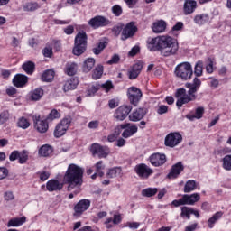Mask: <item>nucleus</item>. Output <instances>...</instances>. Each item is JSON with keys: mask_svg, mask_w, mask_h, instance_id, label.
<instances>
[{"mask_svg": "<svg viewBox=\"0 0 231 231\" xmlns=\"http://www.w3.org/2000/svg\"><path fill=\"white\" fill-rule=\"evenodd\" d=\"M194 75L196 78L193 79L192 82L186 83L185 87L189 89L188 91L185 88H178L175 92V97H177L176 106L177 107H182L184 104H189V102H194L198 98L196 93L201 88V79L198 77L203 76V61L199 60L195 64Z\"/></svg>", "mask_w": 231, "mask_h": 231, "instance_id": "f257e3e1", "label": "nucleus"}, {"mask_svg": "<svg viewBox=\"0 0 231 231\" xmlns=\"http://www.w3.org/2000/svg\"><path fill=\"white\" fill-rule=\"evenodd\" d=\"M83 177V168L72 163L68 166L65 175L63 176V182L68 183V190H71L74 187H80V185H82Z\"/></svg>", "mask_w": 231, "mask_h": 231, "instance_id": "f03ea898", "label": "nucleus"}, {"mask_svg": "<svg viewBox=\"0 0 231 231\" xmlns=\"http://www.w3.org/2000/svg\"><path fill=\"white\" fill-rule=\"evenodd\" d=\"M179 49L180 46L178 44V40L171 36L165 35L160 53L162 57H171L172 55H176Z\"/></svg>", "mask_w": 231, "mask_h": 231, "instance_id": "7ed1b4c3", "label": "nucleus"}, {"mask_svg": "<svg viewBox=\"0 0 231 231\" xmlns=\"http://www.w3.org/2000/svg\"><path fill=\"white\" fill-rule=\"evenodd\" d=\"M174 73L178 79H180V80H190V79H192V75H194L192 65H190L189 62L178 64L175 67Z\"/></svg>", "mask_w": 231, "mask_h": 231, "instance_id": "20e7f679", "label": "nucleus"}, {"mask_svg": "<svg viewBox=\"0 0 231 231\" xmlns=\"http://www.w3.org/2000/svg\"><path fill=\"white\" fill-rule=\"evenodd\" d=\"M88 44V35H86V32H79L75 37V46L73 48V54L77 55L78 57L79 55H82L84 51H86V46Z\"/></svg>", "mask_w": 231, "mask_h": 231, "instance_id": "39448f33", "label": "nucleus"}, {"mask_svg": "<svg viewBox=\"0 0 231 231\" xmlns=\"http://www.w3.org/2000/svg\"><path fill=\"white\" fill-rule=\"evenodd\" d=\"M29 158L30 152L28 150H14L9 155L10 162H15L18 160V163H20V165H24V163H27Z\"/></svg>", "mask_w": 231, "mask_h": 231, "instance_id": "423d86ee", "label": "nucleus"}, {"mask_svg": "<svg viewBox=\"0 0 231 231\" xmlns=\"http://www.w3.org/2000/svg\"><path fill=\"white\" fill-rule=\"evenodd\" d=\"M111 24V20L106 16L97 15L88 21V26L93 30H98V28H106Z\"/></svg>", "mask_w": 231, "mask_h": 231, "instance_id": "0eeeda50", "label": "nucleus"}, {"mask_svg": "<svg viewBox=\"0 0 231 231\" xmlns=\"http://www.w3.org/2000/svg\"><path fill=\"white\" fill-rule=\"evenodd\" d=\"M69 125H71V117H64L55 127V138H60V136H64V134H66V131L69 129Z\"/></svg>", "mask_w": 231, "mask_h": 231, "instance_id": "6e6552de", "label": "nucleus"}, {"mask_svg": "<svg viewBox=\"0 0 231 231\" xmlns=\"http://www.w3.org/2000/svg\"><path fill=\"white\" fill-rule=\"evenodd\" d=\"M165 41V35L157 36L155 38H148L146 44L150 51H161L163 42Z\"/></svg>", "mask_w": 231, "mask_h": 231, "instance_id": "1a4fd4ad", "label": "nucleus"}, {"mask_svg": "<svg viewBox=\"0 0 231 231\" xmlns=\"http://www.w3.org/2000/svg\"><path fill=\"white\" fill-rule=\"evenodd\" d=\"M138 32V27L134 22H130L123 26L121 41H127V39H131V37H134V33Z\"/></svg>", "mask_w": 231, "mask_h": 231, "instance_id": "9d476101", "label": "nucleus"}, {"mask_svg": "<svg viewBox=\"0 0 231 231\" xmlns=\"http://www.w3.org/2000/svg\"><path fill=\"white\" fill-rule=\"evenodd\" d=\"M91 207V200L83 199L79 200L74 207V217H80L86 210H88Z\"/></svg>", "mask_w": 231, "mask_h": 231, "instance_id": "9b49d317", "label": "nucleus"}, {"mask_svg": "<svg viewBox=\"0 0 231 231\" xmlns=\"http://www.w3.org/2000/svg\"><path fill=\"white\" fill-rule=\"evenodd\" d=\"M134 172L137 174V176H139V178L147 180V178H149V176H151L154 171H152L151 167L147 166V164L140 163L134 167Z\"/></svg>", "mask_w": 231, "mask_h": 231, "instance_id": "f8f14e48", "label": "nucleus"}, {"mask_svg": "<svg viewBox=\"0 0 231 231\" xmlns=\"http://www.w3.org/2000/svg\"><path fill=\"white\" fill-rule=\"evenodd\" d=\"M127 97L133 106H138L142 98V90L136 87H130L127 89Z\"/></svg>", "mask_w": 231, "mask_h": 231, "instance_id": "ddd939ff", "label": "nucleus"}, {"mask_svg": "<svg viewBox=\"0 0 231 231\" xmlns=\"http://www.w3.org/2000/svg\"><path fill=\"white\" fill-rule=\"evenodd\" d=\"M131 111H133V106L128 105H123L116 110V112L114 113V118H116V120H118L119 122H123V120H125V118H127Z\"/></svg>", "mask_w": 231, "mask_h": 231, "instance_id": "4468645a", "label": "nucleus"}, {"mask_svg": "<svg viewBox=\"0 0 231 231\" xmlns=\"http://www.w3.org/2000/svg\"><path fill=\"white\" fill-rule=\"evenodd\" d=\"M183 140V137L180 133H171L165 137V145L166 147H176V145H180Z\"/></svg>", "mask_w": 231, "mask_h": 231, "instance_id": "2eb2a0df", "label": "nucleus"}, {"mask_svg": "<svg viewBox=\"0 0 231 231\" xmlns=\"http://www.w3.org/2000/svg\"><path fill=\"white\" fill-rule=\"evenodd\" d=\"M90 151L93 156H98V158H107L109 155V148L107 146H102L98 143H93Z\"/></svg>", "mask_w": 231, "mask_h": 231, "instance_id": "dca6fc26", "label": "nucleus"}, {"mask_svg": "<svg viewBox=\"0 0 231 231\" xmlns=\"http://www.w3.org/2000/svg\"><path fill=\"white\" fill-rule=\"evenodd\" d=\"M150 163L153 167H162L167 162V156L163 153H153L149 158Z\"/></svg>", "mask_w": 231, "mask_h": 231, "instance_id": "f3484780", "label": "nucleus"}, {"mask_svg": "<svg viewBox=\"0 0 231 231\" xmlns=\"http://www.w3.org/2000/svg\"><path fill=\"white\" fill-rule=\"evenodd\" d=\"M121 128L124 129L122 133L123 138H131V136L138 133V126L131 125L129 123L122 124Z\"/></svg>", "mask_w": 231, "mask_h": 231, "instance_id": "a211bd4d", "label": "nucleus"}, {"mask_svg": "<svg viewBox=\"0 0 231 231\" xmlns=\"http://www.w3.org/2000/svg\"><path fill=\"white\" fill-rule=\"evenodd\" d=\"M64 184L55 179H51L46 183V189L48 192H57L59 190H62Z\"/></svg>", "mask_w": 231, "mask_h": 231, "instance_id": "6ab92c4d", "label": "nucleus"}, {"mask_svg": "<svg viewBox=\"0 0 231 231\" xmlns=\"http://www.w3.org/2000/svg\"><path fill=\"white\" fill-rule=\"evenodd\" d=\"M147 115V109L137 108L132 114L129 115V120L131 122H140Z\"/></svg>", "mask_w": 231, "mask_h": 231, "instance_id": "aec40b11", "label": "nucleus"}, {"mask_svg": "<svg viewBox=\"0 0 231 231\" xmlns=\"http://www.w3.org/2000/svg\"><path fill=\"white\" fill-rule=\"evenodd\" d=\"M183 163H181V162H177L171 167V171L168 174V178L170 180H176V178L183 172Z\"/></svg>", "mask_w": 231, "mask_h": 231, "instance_id": "412c9836", "label": "nucleus"}, {"mask_svg": "<svg viewBox=\"0 0 231 231\" xmlns=\"http://www.w3.org/2000/svg\"><path fill=\"white\" fill-rule=\"evenodd\" d=\"M197 8L198 2L195 0H185L183 6L184 15H190V14H194Z\"/></svg>", "mask_w": 231, "mask_h": 231, "instance_id": "4be33fe9", "label": "nucleus"}, {"mask_svg": "<svg viewBox=\"0 0 231 231\" xmlns=\"http://www.w3.org/2000/svg\"><path fill=\"white\" fill-rule=\"evenodd\" d=\"M193 23H195L197 26H205V24L210 23V15H208V14H197L193 18Z\"/></svg>", "mask_w": 231, "mask_h": 231, "instance_id": "5701e85b", "label": "nucleus"}, {"mask_svg": "<svg viewBox=\"0 0 231 231\" xmlns=\"http://www.w3.org/2000/svg\"><path fill=\"white\" fill-rule=\"evenodd\" d=\"M77 86H79V79L70 78L67 81H65L63 85V91L65 93H68V91H73V89H77Z\"/></svg>", "mask_w": 231, "mask_h": 231, "instance_id": "b1692460", "label": "nucleus"}, {"mask_svg": "<svg viewBox=\"0 0 231 231\" xmlns=\"http://www.w3.org/2000/svg\"><path fill=\"white\" fill-rule=\"evenodd\" d=\"M182 199L184 201V205H194L201 199V196L199 193H193L191 195L185 194L182 196Z\"/></svg>", "mask_w": 231, "mask_h": 231, "instance_id": "393cba45", "label": "nucleus"}, {"mask_svg": "<svg viewBox=\"0 0 231 231\" xmlns=\"http://www.w3.org/2000/svg\"><path fill=\"white\" fill-rule=\"evenodd\" d=\"M152 30L153 33H163V32L167 30V22L163 20H159L153 23Z\"/></svg>", "mask_w": 231, "mask_h": 231, "instance_id": "a878e982", "label": "nucleus"}, {"mask_svg": "<svg viewBox=\"0 0 231 231\" xmlns=\"http://www.w3.org/2000/svg\"><path fill=\"white\" fill-rule=\"evenodd\" d=\"M34 127L38 133H47L49 129L48 120L36 119L34 122Z\"/></svg>", "mask_w": 231, "mask_h": 231, "instance_id": "bb28decb", "label": "nucleus"}, {"mask_svg": "<svg viewBox=\"0 0 231 231\" xmlns=\"http://www.w3.org/2000/svg\"><path fill=\"white\" fill-rule=\"evenodd\" d=\"M28 82V77L23 74H17L13 79V84L15 88H23V86H26Z\"/></svg>", "mask_w": 231, "mask_h": 231, "instance_id": "cd10ccee", "label": "nucleus"}, {"mask_svg": "<svg viewBox=\"0 0 231 231\" xmlns=\"http://www.w3.org/2000/svg\"><path fill=\"white\" fill-rule=\"evenodd\" d=\"M142 68H143L142 63H135L132 67V69L129 71L130 80H134V79H136L140 75L142 71Z\"/></svg>", "mask_w": 231, "mask_h": 231, "instance_id": "c85d7f7f", "label": "nucleus"}, {"mask_svg": "<svg viewBox=\"0 0 231 231\" xmlns=\"http://www.w3.org/2000/svg\"><path fill=\"white\" fill-rule=\"evenodd\" d=\"M26 223V217H14L13 219H10L7 223L8 228L14 226H22V225H24Z\"/></svg>", "mask_w": 231, "mask_h": 231, "instance_id": "c756f323", "label": "nucleus"}, {"mask_svg": "<svg viewBox=\"0 0 231 231\" xmlns=\"http://www.w3.org/2000/svg\"><path fill=\"white\" fill-rule=\"evenodd\" d=\"M43 95L44 89H42V88H37L30 92V98L31 100L37 102L38 100H41V98H42Z\"/></svg>", "mask_w": 231, "mask_h": 231, "instance_id": "7c9ffc66", "label": "nucleus"}, {"mask_svg": "<svg viewBox=\"0 0 231 231\" xmlns=\"http://www.w3.org/2000/svg\"><path fill=\"white\" fill-rule=\"evenodd\" d=\"M93 68H95V59L88 58L87 60H84L82 65V71L84 73H89V71H91Z\"/></svg>", "mask_w": 231, "mask_h": 231, "instance_id": "2f4dec72", "label": "nucleus"}, {"mask_svg": "<svg viewBox=\"0 0 231 231\" xmlns=\"http://www.w3.org/2000/svg\"><path fill=\"white\" fill-rule=\"evenodd\" d=\"M102 75H104V66L97 65L92 71V79L93 80H98L102 79Z\"/></svg>", "mask_w": 231, "mask_h": 231, "instance_id": "473e14b6", "label": "nucleus"}, {"mask_svg": "<svg viewBox=\"0 0 231 231\" xmlns=\"http://www.w3.org/2000/svg\"><path fill=\"white\" fill-rule=\"evenodd\" d=\"M223 217V212L219 211L215 213L208 220V228H212L219 219Z\"/></svg>", "mask_w": 231, "mask_h": 231, "instance_id": "72a5a7b5", "label": "nucleus"}, {"mask_svg": "<svg viewBox=\"0 0 231 231\" xmlns=\"http://www.w3.org/2000/svg\"><path fill=\"white\" fill-rule=\"evenodd\" d=\"M51 152H53V148L48 144H45L39 149V154L43 158H47V156H50Z\"/></svg>", "mask_w": 231, "mask_h": 231, "instance_id": "f704fd0d", "label": "nucleus"}, {"mask_svg": "<svg viewBox=\"0 0 231 231\" xmlns=\"http://www.w3.org/2000/svg\"><path fill=\"white\" fill-rule=\"evenodd\" d=\"M158 194V188H146L142 190V196L144 198H152Z\"/></svg>", "mask_w": 231, "mask_h": 231, "instance_id": "c9c22d12", "label": "nucleus"}, {"mask_svg": "<svg viewBox=\"0 0 231 231\" xmlns=\"http://www.w3.org/2000/svg\"><path fill=\"white\" fill-rule=\"evenodd\" d=\"M16 125L20 129H28V127L31 125L30 120L24 116H22L18 119Z\"/></svg>", "mask_w": 231, "mask_h": 231, "instance_id": "e433bc0d", "label": "nucleus"}, {"mask_svg": "<svg viewBox=\"0 0 231 231\" xmlns=\"http://www.w3.org/2000/svg\"><path fill=\"white\" fill-rule=\"evenodd\" d=\"M55 78V71L48 69L42 75V82H51V79Z\"/></svg>", "mask_w": 231, "mask_h": 231, "instance_id": "4c0bfd02", "label": "nucleus"}, {"mask_svg": "<svg viewBox=\"0 0 231 231\" xmlns=\"http://www.w3.org/2000/svg\"><path fill=\"white\" fill-rule=\"evenodd\" d=\"M196 180H189L186 182L184 186V192L189 193V192H193V190H196Z\"/></svg>", "mask_w": 231, "mask_h": 231, "instance_id": "58836bf2", "label": "nucleus"}, {"mask_svg": "<svg viewBox=\"0 0 231 231\" xmlns=\"http://www.w3.org/2000/svg\"><path fill=\"white\" fill-rule=\"evenodd\" d=\"M60 118V112L57 109H52L46 117L48 122H53V120H59Z\"/></svg>", "mask_w": 231, "mask_h": 231, "instance_id": "ea45409f", "label": "nucleus"}, {"mask_svg": "<svg viewBox=\"0 0 231 231\" xmlns=\"http://www.w3.org/2000/svg\"><path fill=\"white\" fill-rule=\"evenodd\" d=\"M106 176L108 178H116V176H122V168L116 167V168L110 169L106 173Z\"/></svg>", "mask_w": 231, "mask_h": 231, "instance_id": "a19ab883", "label": "nucleus"}, {"mask_svg": "<svg viewBox=\"0 0 231 231\" xmlns=\"http://www.w3.org/2000/svg\"><path fill=\"white\" fill-rule=\"evenodd\" d=\"M65 73H67L69 77H73L75 73H77V64L76 63H68L66 65Z\"/></svg>", "mask_w": 231, "mask_h": 231, "instance_id": "79ce46f5", "label": "nucleus"}, {"mask_svg": "<svg viewBox=\"0 0 231 231\" xmlns=\"http://www.w3.org/2000/svg\"><path fill=\"white\" fill-rule=\"evenodd\" d=\"M23 69L27 73V75H32L35 69V64L32 61L25 62L23 65Z\"/></svg>", "mask_w": 231, "mask_h": 231, "instance_id": "37998d69", "label": "nucleus"}, {"mask_svg": "<svg viewBox=\"0 0 231 231\" xmlns=\"http://www.w3.org/2000/svg\"><path fill=\"white\" fill-rule=\"evenodd\" d=\"M95 169L97 174L102 178L104 176V170L106 169V165H104V162L99 161L95 164Z\"/></svg>", "mask_w": 231, "mask_h": 231, "instance_id": "c03bdc74", "label": "nucleus"}, {"mask_svg": "<svg viewBox=\"0 0 231 231\" xmlns=\"http://www.w3.org/2000/svg\"><path fill=\"white\" fill-rule=\"evenodd\" d=\"M222 167L225 171H231V155H226L222 159Z\"/></svg>", "mask_w": 231, "mask_h": 231, "instance_id": "a18cd8bd", "label": "nucleus"}, {"mask_svg": "<svg viewBox=\"0 0 231 231\" xmlns=\"http://www.w3.org/2000/svg\"><path fill=\"white\" fill-rule=\"evenodd\" d=\"M190 215H192V208H189V207L181 208L180 217H183V218L186 217V219H190Z\"/></svg>", "mask_w": 231, "mask_h": 231, "instance_id": "49530a36", "label": "nucleus"}, {"mask_svg": "<svg viewBox=\"0 0 231 231\" xmlns=\"http://www.w3.org/2000/svg\"><path fill=\"white\" fill-rule=\"evenodd\" d=\"M107 46V42L102 41L98 43L97 47L93 49L95 55H100L102 51Z\"/></svg>", "mask_w": 231, "mask_h": 231, "instance_id": "de8ad7c7", "label": "nucleus"}, {"mask_svg": "<svg viewBox=\"0 0 231 231\" xmlns=\"http://www.w3.org/2000/svg\"><path fill=\"white\" fill-rule=\"evenodd\" d=\"M39 8V4L37 3H27L23 5L24 12H35Z\"/></svg>", "mask_w": 231, "mask_h": 231, "instance_id": "09e8293b", "label": "nucleus"}, {"mask_svg": "<svg viewBox=\"0 0 231 231\" xmlns=\"http://www.w3.org/2000/svg\"><path fill=\"white\" fill-rule=\"evenodd\" d=\"M100 89V87L97 85H91L87 89V97H94L95 93Z\"/></svg>", "mask_w": 231, "mask_h": 231, "instance_id": "8fccbe9b", "label": "nucleus"}, {"mask_svg": "<svg viewBox=\"0 0 231 231\" xmlns=\"http://www.w3.org/2000/svg\"><path fill=\"white\" fill-rule=\"evenodd\" d=\"M206 71L207 73H208V75H212V73H214V60H212L211 58L208 59Z\"/></svg>", "mask_w": 231, "mask_h": 231, "instance_id": "3c124183", "label": "nucleus"}, {"mask_svg": "<svg viewBox=\"0 0 231 231\" xmlns=\"http://www.w3.org/2000/svg\"><path fill=\"white\" fill-rule=\"evenodd\" d=\"M124 31V24L119 23L117 25H115L112 29V32L116 37H118V35L122 36V32Z\"/></svg>", "mask_w": 231, "mask_h": 231, "instance_id": "603ef678", "label": "nucleus"}, {"mask_svg": "<svg viewBox=\"0 0 231 231\" xmlns=\"http://www.w3.org/2000/svg\"><path fill=\"white\" fill-rule=\"evenodd\" d=\"M101 88L105 93H109L110 89H113V82L106 81L101 85Z\"/></svg>", "mask_w": 231, "mask_h": 231, "instance_id": "864d4df0", "label": "nucleus"}, {"mask_svg": "<svg viewBox=\"0 0 231 231\" xmlns=\"http://www.w3.org/2000/svg\"><path fill=\"white\" fill-rule=\"evenodd\" d=\"M205 113V108L203 106H199L195 111V116L197 120L203 118V114Z\"/></svg>", "mask_w": 231, "mask_h": 231, "instance_id": "5fc2aeb1", "label": "nucleus"}, {"mask_svg": "<svg viewBox=\"0 0 231 231\" xmlns=\"http://www.w3.org/2000/svg\"><path fill=\"white\" fill-rule=\"evenodd\" d=\"M4 199L5 201H14V199H15V196L12 191H5L4 193Z\"/></svg>", "mask_w": 231, "mask_h": 231, "instance_id": "6e6d98bb", "label": "nucleus"}, {"mask_svg": "<svg viewBox=\"0 0 231 231\" xmlns=\"http://www.w3.org/2000/svg\"><path fill=\"white\" fill-rule=\"evenodd\" d=\"M112 13L116 17H120L122 15V7L120 5H114L112 7Z\"/></svg>", "mask_w": 231, "mask_h": 231, "instance_id": "4d7b16f0", "label": "nucleus"}, {"mask_svg": "<svg viewBox=\"0 0 231 231\" xmlns=\"http://www.w3.org/2000/svg\"><path fill=\"white\" fill-rule=\"evenodd\" d=\"M184 26L183 22H177L176 24L171 28V32H181Z\"/></svg>", "mask_w": 231, "mask_h": 231, "instance_id": "13d9d810", "label": "nucleus"}, {"mask_svg": "<svg viewBox=\"0 0 231 231\" xmlns=\"http://www.w3.org/2000/svg\"><path fill=\"white\" fill-rule=\"evenodd\" d=\"M43 55L44 57L51 58L53 55V49H51V47H45L43 49Z\"/></svg>", "mask_w": 231, "mask_h": 231, "instance_id": "bf43d9fd", "label": "nucleus"}, {"mask_svg": "<svg viewBox=\"0 0 231 231\" xmlns=\"http://www.w3.org/2000/svg\"><path fill=\"white\" fill-rule=\"evenodd\" d=\"M41 181H46L50 178V171H41L39 172Z\"/></svg>", "mask_w": 231, "mask_h": 231, "instance_id": "052dcab7", "label": "nucleus"}, {"mask_svg": "<svg viewBox=\"0 0 231 231\" xmlns=\"http://www.w3.org/2000/svg\"><path fill=\"white\" fill-rule=\"evenodd\" d=\"M100 125V122L95 120L90 121L88 125V129H98V126Z\"/></svg>", "mask_w": 231, "mask_h": 231, "instance_id": "680f3d73", "label": "nucleus"}, {"mask_svg": "<svg viewBox=\"0 0 231 231\" xmlns=\"http://www.w3.org/2000/svg\"><path fill=\"white\" fill-rule=\"evenodd\" d=\"M140 52V47L135 45L131 49V51L128 52L129 57H134L137 53Z\"/></svg>", "mask_w": 231, "mask_h": 231, "instance_id": "e2e57ef3", "label": "nucleus"}, {"mask_svg": "<svg viewBox=\"0 0 231 231\" xmlns=\"http://www.w3.org/2000/svg\"><path fill=\"white\" fill-rule=\"evenodd\" d=\"M210 82H209V86L211 88H217V86H219V80L214 77H210L208 78Z\"/></svg>", "mask_w": 231, "mask_h": 231, "instance_id": "0e129e2a", "label": "nucleus"}, {"mask_svg": "<svg viewBox=\"0 0 231 231\" xmlns=\"http://www.w3.org/2000/svg\"><path fill=\"white\" fill-rule=\"evenodd\" d=\"M120 62V56L115 54L110 60L107 61V64H118Z\"/></svg>", "mask_w": 231, "mask_h": 231, "instance_id": "69168bd1", "label": "nucleus"}, {"mask_svg": "<svg viewBox=\"0 0 231 231\" xmlns=\"http://www.w3.org/2000/svg\"><path fill=\"white\" fill-rule=\"evenodd\" d=\"M8 176V170L5 167L0 168V180H5Z\"/></svg>", "mask_w": 231, "mask_h": 231, "instance_id": "338daca9", "label": "nucleus"}, {"mask_svg": "<svg viewBox=\"0 0 231 231\" xmlns=\"http://www.w3.org/2000/svg\"><path fill=\"white\" fill-rule=\"evenodd\" d=\"M108 106H109L110 109H115V107H118V100L110 99L108 101Z\"/></svg>", "mask_w": 231, "mask_h": 231, "instance_id": "774afa93", "label": "nucleus"}]
</instances>
